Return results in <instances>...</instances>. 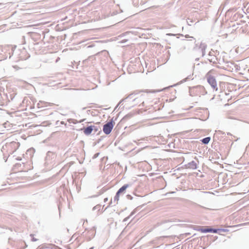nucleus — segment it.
<instances>
[{"label":"nucleus","mask_w":249,"mask_h":249,"mask_svg":"<svg viewBox=\"0 0 249 249\" xmlns=\"http://www.w3.org/2000/svg\"><path fill=\"white\" fill-rule=\"evenodd\" d=\"M106 109H110V107H108V108H106Z\"/></svg>","instance_id":"nucleus-37"},{"label":"nucleus","mask_w":249,"mask_h":249,"mask_svg":"<svg viewBox=\"0 0 249 249\" xmlns=\"http://www.w3.org/2000/svg\"><path fill=\"white\" fill-rule=\"evenodd\" d=\"M133 102L135 103L138 104L142 102V100L139 98H136L133 100Z\"/></svg>","instance_id":"nucleus-17"},{"label":"nucleus","mask_w":249,"mask_h":249,"mask_svg":"<svg viewBox=\"0 0 249 249\" xmlns=\"http://www.w3.org/2000/svg\"><path fill=\"white\" fill-rule=\"evenodd\" d=\"M150 92H154L155 91H150Z\"/></svg>","instance_id":"nucleus-35"},{"label":"nucleus","mask_w":249,"mask_h":249,"mask_svg":"<svg viewBox=\"0 0 249 249\" xmlns=\"http://www.w3.org/2000/svg\"><path fill=\"white\" fill-rule=\"evenodd\" d=\"M6 113L11 115V117H13L14 116H17L18 115L17 114H18V111H14L12 112H9V111H8L6 110Z\"/></svg>","instance_id":"nucleus-12"},{"label":"nucleus","mask_w":249,"mask_h":249,"mask_svg":"<svg viewBox=\"0 0 249 249\" xmlns=\"http://www.w3.org/2000/svg\"><path fill=\"white\" fill-rule=\"evenodd\" d=\"M186 168L191 169H196L197 168V164L195 161H192L186 165Z\"/></svg>","instance_id":"nucleus-6"},{"label":"nucleus","mask_w":249,"mask_h":249,"mask_svg":"<svg viewBox=\"0 0 249 249\" xmlns=\"http://www.w3.org/2000/svg\"><path fill=\"white\" fill-rule=\"evenodd\" d=\"M42 249V248H39V247H38L37 249Z\"/></svg>","instance_id":"nucleus-32"},{"label":"nucleus","mask_w":249,"mask_h":249,"mask_svg":"<svg viewBox=\"0 0 249 249\" xmlns=\"http://www.w3.org/2000/svg\"><path fill=\"white\" fill-rule=\"evenodd\" d=\"M80 130H83L86 135H89L93 131L92 125L88 126L86 127H83V128H81Z\"/></svg>","instance_id":"nucleus-4"},{"label":"nucleus","mask_w":249,"mask_h":249,"mask_svg":"<svg viewBox=\"0 0 249 249\" xmlns=\"http://www.w3.org/2000/svg\"><path fill=\"white\" fill-rule=\"evenodd\" d=\"M112 203V201H110L109 205Z\"/></svg>","instance_id":"nucleus-38"},{"label":"nucleus","mask_w":249,"mask_h":249,"mask_svg":"<svg viewBox=\"0 0 249 249\" xmlns=\"http://www.w3.org/2000/svg\"><path fill=\"white\" fill-rule=\"evenodd\" d=\"M83 121H84V120H82V121H79V123H81V122H83Z\"/></svg>","instance_id":"nucleus-34"},{"label":"nucleus","mask_w":249,"mask_h":249,"mask_svg":"<svg viewBox=\"0 0 249 249\" xmlns=\"http://www.w3.org/2000/svg\"><path fill=\"white\" fill-rule=\"evenodd\" d=\"M125 99H123L122 101H121L119 102V103L117 105V106L114 108V109H117V107H119V106H120V107H119V108H120V107H121V106L123 105V104H122V102H124Z\"/></svg>","instance_id":"nucleus-15"},{"label":"nucleus","mask_w":249,"mask_h":249,"mask_svg":"<svg viewBox=\"0 0 249 249\" xmlns=\"http://www.w3.org/2000/svg\"><path fill=\"white\" fill-rule=\"evenodd\" d=\"M129 217H126V218H125V219H124V221H126L127 219H128V218H129Z\"/></svg>","instance_id":"nucleus-30"},{"label":"nucleus","mask_w":249,"mask_h":249,"mask_svg":"<svg viewBox=\"0 0 249 249\" xmlns=\"http://www.w3.org/2000/svg\"><path fill=\"white\" fill-rule=\"evenodd\" d=\"M75 236H76V235H75V234H74V235H73V238L75 237Z\"/></svg>","instance_id":"nucleus-33"},{"label":"nucleus","mask_w":249,"mask_h":249,"mask_svg":"<svg viewBox=\"0 0 249 249\" xmlns=\"http://www.w3.org/2000/svg\"><path fill=\"white\" fill-rule=\"evenodd\" d=\"M206 78L212 88L216 91L217 90V83L214 76L211 75L209 73H208L206 75Z\"/></svg>","instance_id":"nucleus-2"},{"label":"nucleus","mask_w":249,"mask_h":249,"mask_svg":"<svg viewBox=\"0 0 249 249\" xmlns=\"http://www.w3.org/2000/svg\"><path fill=\"white\" fill-rule=\"evenodd\" d=\"M138 209V207H137L136 209H135V210H134V211L131 213V214H130V216H131V215H133L134 213H135L137 211Z\"/></svg>","instance_id":"nucleus-24"},{"label":"nucleus","mask_w":249,"mask_h":249,"mask_svg":"<svg viewBox=\"0 0 249 249\" xmlns=\"http://www.w3.org/2000/svg\"><path fill=\"white\" fill-rule=\"evenodd\" d=\"M108 200V198L107 197V198H105L104 199V202H107V201Z\"/></svg>","instance_id":"nucleus-29"},{"label":"nucleus","mask_w":249,"mask_h":249,"mask_svg":"<svg viewBox=\"0 0 249 249\" xmlns=\"http://www.w3.org/2000/svg\"><path fill=\"white\" fill-rule=\"evenodd\" d=\"M201 232L203 233L211 232L216 233L218 231V230L213 228H204L201 229Z\"/></svg>","instance_id":"nucleus-5"},{"label":"nucleus","mask_w":249,"mask_h":249,"mask_svg":"<svg viewBox=\"0 0 249 249\" xmlns=\"http://www.w3.org/2000/svg\"><path fill=\"white\" fill-rule=\"evenodd\" d=\"M49 103H47L40 102V103L38 104V107L40 108V107H47L48 105H49Z\"/></svg>","instance_id":"nucleus-11"},{"label":"nucleus","mask_w":249,"mask_h":249,"mask_svg":"<svg viewBox=\"0 0 249 249\" xmlns=\"http://www.w3.org/2000/svg\"><path fill=\"white\" fill-rule=\"evenodd\" d=\"M114 126V123L112 120L108 122L103 125V131L105 134H109Z\"/></svg>","instance_id":"nucleus-3"},{"label":"nucleus","mask_w":249,"mask_h":249,"mask_svg":"<svg viewBox=\"0 0 249 249\" xmlns=\"http://www.w3.org/2000/svg\"><path fill=\"white\" fill-rule=\"evenodd\" d=\"M206 47V46L204 44H201V46H200V48H201V50H202V55H203L204 54V51H205V49Z\"/></svg>","instance_id":"nucleus-14"},{"label":"nucleus","mask_w":249,"mask_h":249,"mask_svg":"<svg viewBox=\"0 0 249 249\" xmlns=\"http://www.w3.org/2000/svg\"><path fill=\"white\" fill-rule=\"evenodd\" d=\"M124 106H123V107H122L121 108H122H122H124Z\"/></svg>","instance_id":"nucleus-36"},{"label":"nucleus","mask_w":249,"mask_h":249,"mask_svg":"<svg viewBox=\"0 0 249 249\" xmlns=\"http://www.w3.org/2000/svg\"><path fill=\"white\" fill-rule=\"evenodd\" d=\"M89 239H90L91 238H93L95 234V231L94 229H90L89 231H88Z\"/></svg>","instance_id":"nucleus-8"},{"label":"nucleus","mask_w":249,"mask_h":249,"mask_svg":"<svg viewBox=\"0 0 249 249\" xmlns=\"http://www.w3.org/2000/svg\"><path fill=\"white\" fill-rule=\"evenodd\" d=\"M132 95H133V94H129L126 99H127V98H132Z\"/></svg>","instance_id":"nucleus-26"},{"label":"nucleus","mask_w":249,"mask_h":249,"mask_svg":"<svg viewBox=\"0 0 249 249\" xmlns=\"http://www.w3.org/2000/svg\"><path fill=\"white\" fill-rule=\"evenodd\" d=\"M86 170L85 169H83L82 170H81L80 172L79 171V176L80 175V174H81V175H84L83 176H84L85 175H86ZM80 177L79 176V178Z\"/></svg>","instance_id":"nucleus-16"},{"label":"nucleus","mask_w":249,"mask_h":249,"mask_svg":"<svg viewBox=\"0 0 249 249\" xmlns=\"http://www.w3.org/2000/svg\"><path fill=\"white\" fill-rule=\"evenodd\" d=\"M92 127L94 133H96L98 131V128L97 126L92 125Z\"/></svg>","instance_id":"nucleus-20"},{"label":"nucleus","mask_w":249,"mask_h":249,"mask_svg":"<svg viewBox=\"0 0 249 249\" xmlns=\"http://www.w3.org/2000/svg\"><path fill=\"white\" fill-rule=\"evenodd\" d=\"M218 230V231H224V232H226V231H228V230L227 229H217Z\"/></svg>","instance_id":"nucleus-22"},{"label":"nucleus","mask_w":249,"mask_h":249,"mask_svg":"<svg viewBox=\"0 0 249 249\" xmlns=\"http://www.w3.org/2000/svg\"><path fill=\"white\" fill-rule=\"evenodd\" d=\"M129 186V185L128 184H124L123 185L122 187H121L119 190L117 191L118 192V194H121L124 193L125 190Z\"/></svg>","instance_id":"nucleus-7"},{"label":"nucleus","mask_w":249,"mask_h":249,"mask_svg":"<svg viewBox=\"0 0 249 249\" xmlns=\"http://www.w3.org/2000/svg\"><path fill=\"white\" fill-rule=\"evenodd\" d=\"M99 154H100L99 153H96L95 154H94V156H93V159H95V158H97Z\"/></svg>","instance_id":"nucleus-23"},{"label":"nucleus","mask_w":249,"mask_h":249,"mask_svg":"<svg viewBox=\"0 0 249 249\" xmlns=\"http://www.w3.org/2000/svg\"><path fill=\"white\" fill-rule=\"evenodd\" d=\"M127 198L128 199H132V197L130 195H127Z\"/></svg>","instance_id":"nucleus-25"},{"label":"nucleus","mask_w":249,"mask_h":249,"mask_svg":"<svg viewBox=\"0 0 249 249\" xmlns=\"http://www.w3.org/2000/svg\"><path fill=\"white\" fill-rule=\"evenodd\" d=\"M142 106L143 107V104H144V102L143 101L142 102Z\"/></svg>","instance_id":"nucleus-31"},{"label":"nucleus","mask_w":249,"mask_h":249,"mask_svg":"<svg viewBox=\"0 0 249 249\" xmlns=\"http://www.w3.org/2000/svg\"><path fill=\"white\" fill-rule=\"evenodd\" d=\"M30 236L32 237V238L31 239L32 241L35 242V241H37V239H36V238L33 237L34 235L33 234H31Z\"/></svg>","instance_id":"nucleus-21"},{"label":"nucleus","mask_w":249,"mask_h":249,"mask_svg":"<svg viewBox=\"0 0 249 249\" xmlns=\"http://www.w3.org/2000/svg\"><path fill=\"white\" fill-rule=\"evenodd\" d=\"M185 38H190V37L193 38V37H192V36H189V35H185Z\"/></svg>","instance_id":"nucleus-27"},{"label":"nucleus","mask_w":249,"mask_h":249,"mask_svg":"<svg viewBox=\"0 0 249 249\" xmlns=\"http://www.w3.org/2000/svg\"><path fill=\"white\" fill-rule=\"evenodd\" d=\"M3 126L4 128H8L10 127V124L8 122H6L3 124Z\"/></svg>","instance_id":"nucleus-19"},{"label":"nucleus","mask_w":249,"mask_h":249,"mask_svg":"<svg viewBox=\"0 0 249 249\" xmlns=\"http://www.w3.org/2000/svg\"><path fill=\"white\" fill-rule=\"evenodd\" d=\"M100 208H101V205H96L95 206H94L93 209H92V210L93 211H94L95 210H98V211L100 210Z\"/></svg>","instance_id":"nucleus-18"},{"label":"nucleus","mask_w":249,"mask_h":249,"mask_svg":"<svg viewBox=\"0 0 249 249\" xmlns=\"http://www.w3.org/2000/svg\"><path fill=\"white\" fill-rule=\"evenodd\" d=\"M2 5V3H0V5Z\"/></svg>","instance_id":"nucleus-39"},{"label":"nucleus","mask_w":249,"mask_h":249,"mask_svg":"<svg viewBox=\"0 0 249 249\" xmlns=\"http://www.w3.org/2000/svg\"><path fill=\"white\" fill-rule=\"evenodd\" d=\"M73 181H75V185L76 186V188H77V183H76V178H74V179H73Z\"/></svg>","instance_id":"nucleus-28"},{"label":"nucleus","mask_w":249,"mask_h":249,"mask_svg":"<svg viewBox=\"0 0 249 249\" xmlns=\"http://www.w3.org/2000/svg\"><path fill=\"white\" fill-rule=\"evenodd\" d=\"M227 117L229 119H237V118L234 116V114L231 113V112H228L227 114Z\"/></svg>","instance_id":"nucleus-10"},{"label":"nucleus","mask_w":249,"mask_h":249,"mask_svg":"<svg viewBox=\"0 0 249 249\" xmlns=\"http://www.w3.org/2000/svg\"><path fill=\"white\" fill-rule=\"evenodd\" d=\"M190 95L191 96H198L200 97L201 95H203L207 93L205 88L202 86H197L193 87L190 88L189 89Z\"/></svg>","instance_id":"nucleus-1"},{"label":"nucleus","mask_w":249,"mask_h":249,"mask_svg":"<svg viewBox=\"0 0 249 249\" xmlns=\"http://www.w3.org/2000/svg\"><path fill=\"white\" fill-rule=\"evenodd\" d=\"M211 140V138L210 137H206L203 138L201 140L202 142L204 144H208Z\"/></svg>","instance_id":"nucleus-9"},{"label":"nucleus","mask_w":249,"mask_h":249,"mask_svg":"<svg viewBox=\"0 0 249 249\" xmlns=\"http://www.w3.org/2000/svg\"><path fill=\"white\" fill-rule=\"evenodd\" d=\"M120 194H118V192H117L114 197V202L116 203H117V202L119 200Z\"/></svg>","instance_id":"nucleus-13"}]
</instances>
